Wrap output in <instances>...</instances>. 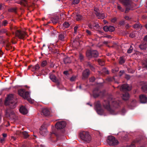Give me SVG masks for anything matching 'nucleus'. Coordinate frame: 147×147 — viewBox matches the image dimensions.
I'll list each match as a JSON object with an SVG mask.
<instances>
[{
	"mask_svg": "<svg viewBox=\"0 0 147 147\" xmlns=\"http://www.w3.org/2000/svg\"><path fill=\"white\" fill-rule=\"evenodd\" d=\"M133 50V48L131 46H130V48L127 50V53H131Z\"/></svg>",
	"mask_w": 147,
	"mask_h": 147,
	"instance_id": "40",
	"label": "nucleus"
},
{
	"mask_svg": "<svg viewBox=\"0 0 147 147\" xmlns=\"http://www.w3.org/2000/svg\"><path fill=\"white\" fill-rule=\"evenodd\" d=\"M124 73V71H120L119 72V75L120 76H121Z\"/></svg>",
	"mask_w": 147,
	"mask_h": 147,
	"instance_id": "54",
	"label": "nucleus"
},
{
	"mask_svg": "<svg viewBox=\"0 0 147 147\" xmlns=\"http://www.w3.org/2000/svg\"><path fill=\"white\" fill-rule=\"evenodd\" d=\"M24 99H27L30 102V103H32L33 101L30 98V93L29 94V96L28 97L25 98Z\"/></svg>",
	"mask_w": 147,
	"mask_h": 147,
	"instance_id": "38",
	"label": "nucleus"
},
{
	"mask_svg": "<svg viewBox=\"0 0 147 147\" xmlns=\"http://www.w3.org/2000/svg\"><path fill=\"white\" fill-rule=\"evenodd\" d=\"M119 24L121 25H123L124 24V22L123 21H121L119 22Z\"/></svg>",
	"mask_w": 147,
	"mask_h": 147,
	"instance_id": "56",
	"label": "nucleus"
},
{
	"mask_svg": "<svg viewBox=\"0 0 147 147\" xmlns=\"http://www.w3.org/2000/svg\"><path fill=\"white\" fill-rule=\"evenodd\" d=\"M22 134L25 138H27L29 136V135L28 133L26 131H24L23 132H22Z\"/></svg>",
	"mask_w": 147,
	"mask_h": 147,
	"instance_id": "35",
	"label": "nucleus"
},
{
	"mask_svg": "<svg viewBox=\"0 0 147 147\" xmlns=\"http://www.w3.org/2000/svg\"><path fill=\"white\" fill-rule=\"evenodd\" d=\"M95 80V78H94V77L91 78L89 79L90 82H94V81Z\"/></svg>",
	"mask_w": 147,
	"mask_h": 147,
	"instance_id": "48",
	"label": "nucleus"
},
{
	"mask_svg": "<svg viewBox=\"0 0 147 147\" xmlns=\"http://www.w3.org/2000/svg\"><path fill=\"white\" fill-rule=\"evenodd\" d=\"M143 91L145 92H147V84H145L142 87Z\"/></svg>",
	"mask_w": 147,
	"mask_h": 147,
	"instance_id": "31",
	"label": "nucleus"
},
{
	"mask_svg": "<svg viewBox=\"0 0 147 147\" xmlns=\"http://www.w3.org/2000/svg\"><path fill=\"white\" fill-rule=\"evenodd\" d=\"M63 74L66 75H67L69 74L68 71H65L63 72Z\"/></svg>",
	"mask_w": 147,
	"mask_h": 147,
	"instance_id": "58",
	"label": "nucleus"
},
{
	"mask_svg": "<svg viewBox=\"0 0 147 147\" xmlns=\"http://www.w3.org/2000/svg\"><path fill=\"white\" fill-rule=\"evenodd\" d=\"M125 62V59L123 57H120L119 62L121 64H122Z\"/></svg>",
	"mask_w": 147,
	"mask_h": 147,
	"instance_id": "32",
	"label": "nucleus"
},
{
	"mask_svg": "<svg viewBox=\"0 0 147 147\" xmlns=\"http://www.w3.org/2000/svg\"><path fill=\"white\" fill-rule=\"evenodd\" d=\"M103 29L105 32H108L109 30L108 26H104L103 28Z\"/></svg>",
	"mask_w": 147,
	"mask_h": 147,
	"instance_id": "43",
	"label": "nucleus"
},
{
	"mask_svg": "<svg viewBox=\"0 0 147 147\" xmlns=\"http://www.w3.org/2000/svg\"><path fill=\"white\" fill-rule=\"evenodd\" d=\"M15 134L17 135H20L21 134V133L19 131H16V132Z\"/></svg>",
	"mask_w": 147,
	"mask_h": 147,
	"instance_id": "52",
	"label": "nucleus"
},
{
	"mask_svg": "<svg viewBox=\"0 0 147 147\" xmlns=\"http://www.w3.org/2000/svg\"><path fill=\"white\" fill-rule=\"evenodd\" d=\"M125 78L127 80H128L130 79V77L129 76L127 75H126L125 76Z\"/></svg>",
	"mask_w": 147,
	"mask_h": 147,
	"instance_id": "59",
	"label": "nucleus"
},
{
	"mask_svg": "<svg viewBox=\"0 0 147 147\" xmlns=\"http://www.w3.org/2000/svg\"><path fill=\"white\" fill-rule=\"evenodd\" d=\"M101 105L99 102H98L95 105V109L98 113L100 115L102 114L103 113V110L101 109Z\"/></svg>",
	"mask_w": 147,
	"mask_h": 147,
	"instance_id": "9",
	"label": "nucleus"
},
{
	"mask_svg": "<svg viewBox=\"0 0 147 147\" xmlns=\"http://www.w3.org/2000/svg\"><path fill=\"white\" fill-rule=\"evenodd\" d=\"M109 30L110 32H113L115 30V28L113 26H108Z\"/></svg>",
	"mask_w": 147,
	"mask_h": 147,
	"instance_id": "34",
	"label": "nucleus"
},
{
	"mask_svg": "<svg viewBox=\"0 0 147 147\" xmlns=\"http://www.w3.org/2000/svg\"><path fill=\"white\" fill-rule=\"evenodd\" d=\"M15 34L16 36L21 39L26 38L28 36L26 33L24 31H21L17 30Z\"/></svg>",
	"mask_w": 147,
	"mask_h": 147,
	"instance_id": "6",
	"label": "nucleus"
},
{
	"mask_svg": "<svg viewBox=\"0 0 147 147\" xmlns=\"http://www.w3.org/2000/svg\"><path fill=\"white\" fill-rule=\"evenodd\" d=\"M65 36V32H63L59 35V39L61 40H64V38Z\"/></svg>",
	"mask_w": 147,
	"mask_h": 147,
	"instance_id": "20",
	"label": "nucleus"
},
{
	"mask_svg": "<svg viewBox=\"0 0 147 147\" xmlns=\"http://www.w3.org/2000/svg\"><path fill=\"white\" fill-rule=\"evenodd\" d=\"M131 89V87L127 84L123 85L121 87V90L125 91H129Z\"/></svg>",
	"mask_w": 147,
	"mask_h": 147,
	"instance_id": "10",
	"label": "nucleus"
},
{
	"mask_svg": "<svg viewBox=\"0 0 147 147\" xmlns=\"http://www.w3.org/2000/svg\"><path fill=\"white\" fill-rule=\"evenodd\" d=\"M117 20V18H114L112 19L111 20V21L112 22L114 23Z\"/></svg>",
	"mask_w": 147,
	"mask_h": 147,
	"instance_id": "55",
	"label": "nucleus"
},
{
	"mask_svg": "<svg viewBox=\"0 0 147 147\" xmlns=\"http://www.w3.org/2000/svg\"><path fill=\"white\" fill-rule=\"evenodd\" d=\"M59 20V17L58 16H55L51 19L53 23L54 24L58 22Z\"/></svg>",
	"mask_w": 147,
	"mask_h": 147,
	"instance_id": "23",
	"label": "nucleus"
},
{
	"mask_svg": "<svg viewBox=\"0 0 147 147\" xmlns=\"http://www.w3.org/2000/svg\"><path fill=\"white\" fill-rule=\"evenodd\" d=\"M141 27V25L138 23H137L133 25V27L136 29H138L140 28Z\"/></svg>",
	"mask_w": 147,
	"mask_h": 147,
	"instance_id": "28",
	"label": "nucleus"
},
{
	"mask_svg": "<svg viewBox=\"0 0 147 147\" xmlns=\"http://www.w3.org/2000/svg\"><path fill=\"white\" fill-rule=\"evenodd\" d=\"M140 100L141 103H146L147 101V97L144 95L142 94L140 96Z\"/></svg>",
	"mask_w": 147,
	"mask_h": 147,
	"instance_id": "12",
	"label": "nucleus"
},
{
	"mask_svg": "<svg viewBox=\"0 0 147 147\" xmlns=\"http://www.w3.org/2000/svg\"><path fill=\"white\" fill-rule=\"evenodd\" d=\"M80 1L79 0H74L73 2V4H78Z\"/></svg>",
	"mask_w": 147,
	"mask_h": 147,
	"instance_id": "46",
	"label": "nucleus"
},
{
	"mask_svg": "<svg viewBox=\"0 0 147 147\" xmlns=\"http://www.w3.org/2000/svg\"><path fill=\"white\" fill-rule=\"evenodd\" d=\"M74 18L77 21H79L80 20L82 19V17L80 15L77 14L75 16H74Z\"/></svg>",
	"mask_w": 147,
	"mask_h": 147,
	"instance_id": "24",
	"label": "nucleus"
},
{
	"mask_svg": "<svg viewBox=\"0 0 147 147\" xmlns=\"http://www.w3.org/2000/svg\"><path fill=\"white\" fill-rule=\"evenodd\" d=\"M6 105H9L11 108H14L16 107V102H14L13 96L12 94L9 95L5 101Z\"/></svg>",
	"mask_w": 147,
	"mask_h": 147,
	"instance_id": "3",
	"label": "nucleus"
},
{
	"mask_svg": "<svg viewBox=\"0 0 147 147\" xmlns=\"http://www.w3.org/2000/svg\"><path fill=\"white\" fill-rule=\"evenodd\" d=\"M107 142L110 146L117 145L119 144V142L113 136H109L108 137Z\"/></svg>",
	"mask_w": 147,
	"mask_h": 147,
	"instance_id": "4",
	"label": "nucleus"
},
{
	"mask_svg": "<svg viewBox=\"0 0 147 147\" xmlns=\"http://www.w3.org/2000/svg\"><path fill=\"white\" fill-rule=\"evenodd\" d=\"M117 8L119 9L122 12H123L124 11V9H122V7L120 5H118L117 6Z\"/></svg>",
	"mask_w": 147,
	"mask_h": 147,
	"instance_id": "47",
	"label": "nucleus"
},
{
	"mask_svg": "<svg viewBox=\"0 0 147 147\" xmlns=\"http://www.w3.org/2000/svg\"><path fill=\"white\" fill-rule=\"evenodd\" d=\"M98 62L99 64L101 66L103 65H104L105 63L104 61L101 59H98Z\"/></svg>",
	"mask_w": 147,
	"mask_h": 147,
	"instance_id": "33",
	"label": "nucleus"
},
{
	"mask_svg": "<svg viewBox=\"0 0 147 147\" xmlns=\"http://www.w3.org/2000/svg\"><path fill=\"white\" fill-rule=\"evenodd\" d=\"M9 11L11 12H14L15 11L16 9H10Z\"/></svg>",
	"mask_w": 147,
	"mask_h": 147,
	"instance_id": "62",
	"label": "nucleus"
},
{
	"mask_svg": "<svg viewBox=\"0 0 147 147\" xmlns=\"http://www.w3.org/2000/svg\"><path fill=\"white\" fill-rule=\"evenodd\" d=\"M6 33V35L7 36H9V34L7 32V29L5 28H3L0 30V33Z\"/></svg>",
	"mask_w": 147,
	"mask_h": 147,
	"instance_id": "25",
	"label": "nucleus"
},
{
	"mask_svg": "<svg viewBox=\"0 0 147 147\" xmlns=\"http://www.w3.org/2000/svg\"><path fill=\"white\" fill-rule=\"evenodd\" d=\"M129 97V94L127 92H126L123 94L122 96V98L124 100H127L128 99Z\"/></svg>",
	"mask_w": 147,
	"mask_h": 147,
	"instance_id": "21",
	"label": "nucleus"
},
{
	"mask_svg": "<svg viewBox=\"0 0 147 147\" xmlns=\"http://www.w3.org/2000/svg\"><path fill=\"white\" fill-rule=\"evenodd\" d=\"M119 69L118 68H116L114 69H113L112 70V72L113 73H115V72H117L118 71Z\"/></svg>",
	"mask_w": 147,
	"mask_h": 147,
	"instance_id": "51",
	"label": "nucleus"
},
{
	"mask_svg": "<svg viewBox=\"0 0 147 147\" xmlns=\"http://www.w3.org/2000/svg\"><path fill=\"white\" fill-rule=\"evenodd\" d=\"M8 24V22L6 20L3 21L1 25L4 26H6Z\"/></svg>",
	"mask_w": 147,
	"mask_h": 147,
	"instance_id": "39",
	"label": "nucleus"
},
{
	"mask_svg": "<svg viewBox=\"0 0 147 147\" xmlns=\"http://www.w3.org/2000/svg\"><path fill=\"white\" fill-rule=\"evenodd\" d=\"M18 93L19 94L22 96L24 99L25 98L28 97L29 93L28 92H25L24 89H20L18 90Z\"/></svg>",
	"mask_w": 147,
	"mask_h": 147,
	"instance_id": "7",
	"label": "nucleus"
},
{
	"mask_svg": "<svg viewBox=\"0 0 147 147\" xmlns=\"http://www.w3.org/2000/svg\"><path fill=\"white\" fill-rule=\"evenodd\" d=\"M20 112L23 114H26L28 113V111L27 109L23 106L21 107L20 109Z\"/></svg>",
	"mask_w": 147,
	"mask_h": 147,
	"instance_id": "15",
	"label": "nucleus"
},
{
	"mask_svg": "<svg viewBox=\"0 0 147 147\" xmlns=\"http://www.w3.org/2000/svg\"><path fill=\"white\" fill-rule=\"evenodd\" d=\"M66 123L65 122L61 121L58 122L55 125V127L57 129H61L64 128L66 126Z\"/></svg>",
	"mask_w": 147,
	"mask_h": 147,
	"instance_id": "8",
	"label": "nucleus"
},
{
	"mask_svg": "<svg viewBox=\"0 0 147 147\" xmlns=\"http://www.w3.org/2000/svg\"><path fill=\"white\" fill-rule=\"evenodd\" d=\"M94 10L95 11V13L96 16L98 15L99 13H100V11L99 9L98 8H94Z\"/></svg>",
	"mask_w": 147,
	"mask_h": 147,
	"instance_id": "37",
	"label": "nucleus"
},
{
	"mask_svg": "<svg viewBox=\"0 0 147 147\" xmlns=\"http://www.w3.org/2000/svg\"><path fill=\"white\" fill-rule=\"evenodd\" d=\"M97 17L98 19H104L105 18V16L104 14L103 13H99L98 14V16H96Z\"/></svg>",
	"mask_w": 147,
	"mask_h": 147,
	"instance_id": "29",
	"label": "nucleus"
},
{
	"mask_svg": "<svg viewBox=\"0 0 147 147\" xmlns=\"http://www.w3.org/2000/svg\"><path fill=\"white\" fill-rule=\"evenodd\" d=\"M144 40L145 41H147V35H146L144 38Z\"/></svg>",
	"mask_w": 147,
	"mask_h": 147,
	"instance_id": "61",
	"label": "nucleus"
},
{
	"mask_svg": "<svg viewBox=\"0 0 147 147\" xmlns=\"http://www.w3.org/2000/svg\"><path fill=\"white\" fill-rule=\"evenodd\" d=\"M86 32L89 35L91 34V32L89 30H88L86 29Z\"/></svg>",
	"mask_w": 147,
	"mask_h": 147,
	"instance_id": "53",
	"label": "nucleus"
},
{
	"mask_svg": "<svg viewBox=\"0 0 147 147\" xmlns=\"http://www.w3.org/2000/svg\"><path fill=\"white\" fill-rule=\"evenodd\" d=\"M76 79V76H73L70 79V80L71 81H75Z\"/></svg>",
	"mask_w": 147,
	"mask_h": 147,
	"instance_id": "44",
	"label": "nucleus"
},
{
	"mask_svg": "<svg viewBox=\"0 0 147 147\" xmlns=\"http://www.w3.org/2000/svg\"><path fill=\"white\" fill-rule=\"evenodd\" d=\"M39 68L40 67L38 64H36L34 66L31 65L28 67V69H30L32 71L38 70Z\"/></svg>",
	"mask_w": 147,
	"mask_h": 147,
	"instance_id": "11",
	"label": "nucleus"
},
{
	"mask_svg": "<svg viewBox=\"0 0 147 147\" xmlns=\"http://www.w3.org/2000/svg\"><path fill=\"white\" fill-rule=\"evenodd\" d=\"M120 104V102L118 101L113 100L111 99H109L107 100H105L103 102L104 107L111 114H114V110L118 107Z\"/></svg>",
	"mask_w": 147,
	"mask_h": 147,
	"instance_id": "1",
	"label": "nucleus"
},
{
	"mask_svg": "<svg viewBox=\"0 0 147 147\" xmlns=\"http://www.w3.org/2000/svg\"><path fill=\"white\" fill-rule=\"evenodd\" d=\"M89 27L90 28H93L94 29L98 28V24L97 23L94 24L93 25H92L91 24H89L88 25Z\"/></svg>",
	"mask_w": 147,
	"mask_h": 147,
	"instance_id": "18",
	"label": "nucleus"
},
{
	"mask_svg": "<svg viewBox=\"0 0 147 147\" xmlns=\"http://www.w3.org/2000/svg\"><path fill=\"white\" fill-rule=\"evenodd\" d=\"M80 136L83 140L87 143L90 142L92 141V138L89 133L87 131H82L80 133Z\"/></svg>",
	"mask_w": 147,
	"mask_h": 147,
	"instance_id": "2",
	"label": "nucleus"
},
{
	"mask_svg": "<svg viewBox=\"0 0 147 147\" xmlns=\"http://www.w3.org/2000/svg\"><path fill=\"white\" fill-rule=\"evenodd\" d=\"M20 3L21 4L23 5L24 6H26L27 3L26 0H20Z\"/></svg>",
	"mask_w": 147,
	"mask_h": 147,
	"instance_id": "36",
	"label": "nucleus"
},
{
	"mask_svg": "<svg viewBox=\"0 0 147 147\" xmlns=\"http://www.w3.org/2000/svg\"><path fill=\"white\" fill-rule=\"evenodd\" d=\"M104 37H105L108 38H112L111 36L110 35H108L106 36H105Z\"/></svg>",
	"mask_w": 147,
	"mask_h": 147,
	"instance_id": "60",
	"label": "nucleus"
},
{
	"mask_svg": "<svg viewBox=\"0 0 147 147\" xmlns=\"http://www.w3.org/2000/svg\"><path fill=\"white\" fill-rule=\"evenodd\" d=\"M88 66L90 67V69L92 71H94V68L93 66H92L91 64L89 63H88Z\"/></svg>",
	"mask_w": 147,
	"mask_h": 147,
	"instance_id": "42",
	"label": "nucleus"
},
{
	"mask_svg": "<svg viewBox=\"0 0 147 147\" xmlns=\"http://www.w3.org/2000/svg\"><path fill=\"white\" fill-rule=\"evenodd\" d=\"M47 64V61H43L41 63V66L42 67H44L46 66Z\"/></svg>",
	"mask_w": 147,
	"mask_h": 147,
	"instance_id": "41",
	"label": "nucleus"
},
{
	"mask_svg": "<svg viewBox=\"0 0 147 147\" xmlns=\"http://www.w3.org/2000/svg\"><path fill=\"white\" fill-rule=\"evenodd\" d=\"M14 114V112L12 110H7L6 112V115L7 117H13Z\"/></svg>",
	"mask_w": 147,
	"mask_h": 147,
	"instance_id": "13",
	"label": "nucleus"
},
{
	"mask_svg": "<svg viewBox=\"0 0 147 147\" xmlns=\"http://www.w3.org/2000/svg\"><path fill=\"white\" fill-rule=\"evenodd\" d=\"M79 59L81 61H82L84 59L83 56L81 54H80L79 55Z\"/></svg>",
	"mask_w": 147,
	"mask_h": 147,
	"instance_id": "45",
	"label": "nucleus"
},
{
	"mask_svg": "<svg viewBox=\"0 0 147 147\" xmlns=\"http://www.w3.org/2000/svg\"><path fill=\"white\" fill-rule=\"evenodd\" d=\"M63 61L64 63L66 64L71 63V61L69 57H67L64 59Z\"/></svg>",
	"mask_w": 147,
	"mask_h": 147,
	"instance_id": "26",
	"label": "nucleus"
},
{
	"mask_svg": "<svg viewBox=\"0 0 147 147\" xmlns=\"http://www.w3.org/2000/svg\"><path fill=\"white\" fill-rule=\"evenodd\" d=\"M129 36L130 37H132V38H133L135 36L134 35L133 33L131 34Z\"/></svg>",
	"mask_w": 147,
	"mask_h": 147,
	"instance_id": "63",
	"label": "nucleus"
},
{
	"mask_svg": "<svg viewBox=\"0 0 147 147\" xmlns=\"http://www.w3.org/2000/svg\"><path fill=\"white\" fill-rule=\"evenodd\" d=\"M92 51L88 50L86 53V56L89 58H90L92 57Z\"/></svg>",
	"mask_w": 147,
	"mask_h": 147,
	"instance_id": "22",
	"label": "nucleus"
},
{
	"mask_svg": "<svg viewBox=\"0 0 147 147\" xmlns=\"http://www.w3.org/2000/svg\"><path fill=\"white\" fill-rule=\"evenodd\" d=\"M70 25L67 22H65L63 24V26L64 28H67Z\"/></svg>",
	"mask_w": 147,
	"mask_h": 147,
	"instance_id": "30",
	"label": "nucleus"
},
{
	"mask_svg": "<svg viewBox=\"0 0 147 147\" xmlns=\"http://www.w3.org/2000/svg\"><path fill=\"white\" fill-rule=\"evenodd\" d=\"M92 57H97L98 56V53L96 50H93L92 51Z\"/></svg>",
	"mask_w": 147,
	"mask_h": 147,
	"instance_id": "27",
	"label": "nucleus"
},
{
	"mask_svg": "<svg viewBox=\"0 0 147 147\" xmlns=\"http://www.w3.org/2000/svg\"><path fill=\"white\" fill-rule=\"evenodd\" d=\"M49 75L50 79L53 82L56 83L58 82V80L55 75L51 74H50Z\"/></svg>",
	"mask_w": 147,
	"mask_h": 147,
	"instance_id": "16",
	"label": "nucleus"
},
{
	"mask_svg": "<svg viewBox=\"0 0 147 147\" xmlns=\"http://www.w3.org/2000/svg\"><path fill=\"white\" fill-rule=\"evenodd\" d=\"M124 18L125 19L127 20L130 19V18H129V17L128 16H125V17Z\"/></svg>",
	"mask_w": 147,
	"mask_h": 147,
	"instance_id": "64",
	"label": "nucleus"
},
{
	"mask_svg": "<svg viewBox=\"0 0 147 147\" xmlns=\"http://www.w3.org/2000/svg\"><path fill=\"white\" fill-rule=\"evenodd\" d=\"M78 27L77 26H76L74 27V33L75 34H76L77 32V30L78 29Z\"/></svg>",
	"mask_w": 147,
	"mask_h": 147,
	"instance_id": "50",
	"label": "nucleus"
},
{
	"mask_svg": "<svg viewBox=\"0 0 147 147\" xmlns=\"http://www.w3.org/2000/svg\"><path fill=\"white\" fill-rule=\"evenodd\" d=\"M140 48L143 50H145L147 48V42H144L139 45Z\"/></svg>",
	"mask_w": 147,
	"mask_h": 147,
	"instance_id": "17",
	"label": "nucleus"
},
{
	"mask_svg": "<svg viewBox=\"0 0 147 147\" xmlns=\"http://www.w3.org/2000/svg\"><path fill=\"white\" fill-rule=\"evenodd\" d=\"M30 144V142H26V143L23 146L24 147H28L30 146L29 145Z\"/></svg>",
	"mask_w": 147,
	"mask_h": 147,
	"instance_id": "49",
	"label": "nucleus"
},
{
	"mask_svg": "<svg viewBox=\"0 0 147 147\" xmlns=\"http://www.w3.org/2000/svg\"><path fill=\"white\" fill-rule=\"evenodd\" d=\"M42 113L45 116H47L50 115V112L47 108H44L42 110Z\"/></svg>",
	"mask_w": 147,
	"mask_h": 147,
	"instance_id": "14",
	"label": "nucleus"
},
{
	"mask_svg": "<svg viewBox=\"0 0 147 147\" xmlns=\"http://www.w3.org/2000/svg\"><path fill=\"white\" fill-rule=\"evenodd\" d=\"M83 76L84 78H87L90 74V71L89 70L86 69L83 72Z\"/></svg>",
	"mask_w": 147,
	"mask_h": 147,
	"instance_id": "19",
	"label": "nucleus"
},
{
	"mask_svg": "<svg viewBox=\"0 0 147 147\" xmlns=\"http://www.w3.org/2000/svg\"><path fill=\"white\" fill-rule=\"evenodd\" d=\"M121 2L126 7L125 13H128L129 11L133 9L131 5V2L129 0H121Z\"/></svg>",
	"mask_w": 147,
	"mask_h": 147,
	"instance_id": "5",
	"label": "nucleus"
},
{
	"mask_svg": "<svg viewBox=\"0 0 147 147\" xmlns=\"http://www.w3.org/2000/svg\"><path fill=\"white\" fill-rule=\"evenodd\" d=\"M0 140L1 142L2 143H4L5 141V139L4 138H2Z\"/></svg>",
	"mask_w": 147,
	"mask_h": 147,
	"instance_id": "57",
	"label": "nucleus"
}]
</instances>
